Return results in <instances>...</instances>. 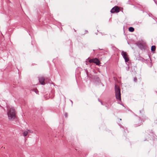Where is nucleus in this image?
I'll return each instance as SVG.
<instances>
[{"mask_svg": "<svg viewBox=\"0 0 157 157\" xmlns=\"http://www.w3.org/2000/svg\"><path fill=\"white\" fill-rule=\"evenodd\" d=\"M142 124V121L140 118L139 117L136 122V126L137 127L140 126Z\"/></svg>", "mask_w": 157, "mask_h": 157, "instance_id": "423d86ee", "label": "nucleus"}, {"mask_svg": "<svg viewBox=\"0 0 157 157\" xmlns=\"http://www.w3.org/2000/svg\"><path fill=\"white\" fill-rule=\"evenodd\" d=\"M71 102L72 103V101L71 100Z\"/></svg>", "mask_w": 157, "mask_h": 157, "instance_id": "f3484780", "label": "nucleus"}, {"mask_svg": "<svg viewBox=\"0 0 157 157\" xmlns=\"http://www.w3.org/2000/svg\"><path fill=\"white\" fill-rule=\"evenodd\" d=\"M85 71L86 72L87 75V76L88 75V72L87 71V69H86V70H85Z\"/></svg>", "mask_w": 157, "mask_h": 157, "instance_id": "4468645a", "label": "nucleus"}, {"mask_svg": "<svg viewBox=\"0 0 157 157\" xmlns=\"http://www.w3.org/2000/svg\"><path fill=\"white\" fill-rule=\"evenodd\" d=\"M89 62L90 63H96L97 65H99L100 64L99 60L96 58L90 59L89 60Z\"/></svg>", "mask_w": 157, "mask_h": 157, "instance_id": "20e7f679", "label": "nucleus"}, {"mask_svg": "<svg viewBox=\"0 0 157 157\" xmlns=\"http://www.w3.org/2000/svg\"><path fill=\"white\" fill-rule=\"evenodd\" d=\"M137 79L136 77H135L134 78V82H136L137 81Z\"/></svg>", "mask_w": 157, "mask_h": 157, "instance_id": "9b49d317", "label": "nucleus"}, {"mask_svg": "<svg viewBox=\"0 0 157 157\" xmlns=\"http://www.w3.org/2000/svg\"><path fill=\"white\" fill-rule=\"evenodd\" d=\"M115 91L116 99L118 100L121 101V98L120 89L119 87L117 86L116 85L115 86Z\"/></svg>", "mask_w": 157, "mask_h": 157, "instance_id": "f03ea898", "label": "nucleus"}, {"mask_svg": "<svg viewBox=\"0 0 157 157\" xmlns=\"http://www.w3.org/2000/svg\"><path fill=\"white\" fill-rule=\"evenodd\" d=\"M121 55L124 59L126 62H128L129 61V59L128 57V56L126 52L122 51L121 52Z\"/></svg>", "mask_w": 157, "mask_h": 157, "instance_id": "7ed1b4c3", "label": "nucleus"}, {"mask_svg": "<svg viewBox=\"0 0 157 157\" xmlns=\"http://www.w3.org/2000/svg\"><path fill=\"white\" fill-rule=\"evenodd\" d=\"M120 9L117 6H115L111 10L110 12L111 13H118L119 12Z\"/></svg>", "mask_w": 157, "mask_h": 157, "instance_id": "39448f33", "label": "nucleus"}, {"mask_svg": "<svg viewBox=\"0 0 157 157\" xmlns=\"http://www.w3.org/2000/svg\"><path fill=\"white\" fill-rule=\"evenodd\" d=\"M65 115L66 117H67V113H66L65 114Z\"/></svg>", "mask_w": 157, "mask_h": 157, "instance_id": "dca6fc26", "label": "nucleus"}, {"mask_svg": "<svg viewBox=\"0 0 157 157\" xmlns=\"http://www.w3.org/2000/svg\"><path fill=\"white\" fill-rule=\"evenodd\" d=\"M35 93L36 94H38V90H35Z\"/></svg>", "mask_w": 157, "mask_h": 157, "instance_id": "ddd939ff", "label": "nucleus"}, {"mask_svg": "<svg viewBox=\"0 0 157 157\" xmlns=\"http://www.w3.org/2000/svg\"><path fill=\"white\" fill-rule=\"evenodd\" d=\"M120 120L121 121V119H120Z\"/></svg>", "mask_w": 157, "mask_h": 157, "instance_id": "a211bd4d", "label": "nucleus"}, {"mask_svg": "<svg viewBox=\"0 0 157 157\" xmlns=\"http://www.w3.org/2000/svg\"><path fill=\"white\" fill-rule=\"evenodd\" d=\"M28 132V133H33V132L31 130H27Z\"/></svg>", "mask_w": 157, "mask_h": 157, "instance_id": "f8f14e48", "label": "nucleus"}, {"mask_svg": "<svg viewBox=\"0 0 157 157\" xmlns=\"http://www.w3.org/2000/svg\"><path fill=\"white\" fill-rule=\"evenodd\" d=\"M28 134V132L27 130L23 132V135L25 136H27Z\"/></svg>", "mask_w": 157, "mask_h": 157, "instance_id": "6e6552de", "label": "nucleus"}, {"mask_svg": "<svg viewBox=\"0 0 157 157\" xmlns=\"http://www.w3.org/2000/svg\"><path fill=\"white\" fill-rule=\"evenodd\" d=\"M39 82L40 84L42 85H44L45 84L44 80L45 79L43 77H41L39 78Z\"/></svg>", "mask_w": 157, "mask_h": 157, "instance_id": "0eeeda50", "label": "nucleus"}, {"mask_svg": "<svg viewBox=\"0 0 157 157\" xmlns=\"http://www.w3.org/2000/svg\"><path fill=\"white\" fill-rule=\"evenodd\" d=\"M134 28L132 27H130L129 28V30L130 32H133L134 31Z\"/></svg>", "mask_w": 157, "mask_h": 157, "instance_id": "9d476101", "label": "nucleus"}, {"mask_svg": "<svg viewBox=\"0 0 157 157\" xmlns=\"http://www.w3.org/2000/svg\"><path fill=\"white\" fill-rule=\"evenodd\" d=\"M98 101H100V102L101 103V105H103L102 102L101 101H100V100H99V99H98Z\"/></svg>", "mask_w": 157, "mask_h": 157, "instance_id": "2eb2a0df", "label": "nucleus"}, {"mask_svg": "<svg viewBox=\"0 0 157 157\" xmlns=\"http://www.w3.org/2000/svg\"><path fill=\"white\" fill-rule=\"evenodd\" d=\"M7 115L9 120L10 121L13 120L16 116L15 111L13 107H7Z\"/></svg>", "mask_w": 157, "mask_h": 157, "instance_id": "f257e3e1", "label": "nucleus"}, {"mask_svg": "<svg viewBox=\"0 0 157 157\" xmlns=\"http://www.w3.org/2000/svg\"><path fill=\"white\" fill-rule=\"evenodd\" d=\"M156 47L155 46L153 45L151 47V50L152 51H154L155 50Z\"/></svg>", "mask_w": 157, "mask_h": 157, "instance_id": "1a4fd4ad", "label": "nucleus"}]
</instances>
